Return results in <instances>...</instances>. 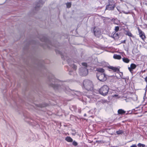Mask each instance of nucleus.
<instances>
[{"label": "nucleus", "instance_id": "nucleus-28", "mask_svg": "<svg viewBox=\"0 0 147 147\" xmlns=\"http://www.w3.org/2000/svg\"><path fill=\"white\" fill-rule=\"evenodd\" d=\"M145 80L146 82H147V76L145 78Z\"/></svg>", "mask_w": 147, "mask_h": 147}, {"label": "nucleus", "instance_id": "nucleus-18", "mask_svg": "<svg viewBox=\"0 0 147 147\" xmlns=\"http://www.w3.org/2000/svg\"><path fill=\"white\" fill-rule=\"evenodd\" d=\"M67 7V8H69L71 7V3H66Z\"/></svg>", "mask_w": 147, "mask_h": 147}, {"label": "nucleus", "instance_id": "nucleus-31", "mask_svg": "<svg viewBox=\"0 0 147 147\" xmlns=\"http://www.w3.org/2000/svg\"><path fill=\"white\" fill-rule=\"evenodd\" d=\"M117 96V94H115V96Z\"/></svg>", "mask_w": 147, "mask_h": 147}, {"label": "nucleus", "instance_id": "nucleus-17", "mask_svg": "<svg viewBox=\"0 0 147 147\" xmlns=\"http://www.w3.org/2000/svg\"><path fill=\"white\" fill-rule=\"evenodd\" d=\"M123 61L126 63H128L129 60L127 58H123L122 59Z\"/></svg>", "mask_w": 147, "mask_h": 147}, {"label": "nucleus", "instance_id": "nucleus-7", "mask_svg": "<svg viewBox=\"0 0 147 147\" xmlns=\"http://www.w3.org/2000/svg\"><path fill=\"white\" fill-rule=\"evenodd\" d=\"M136 67V65L134 63H132L130 65V67H128V69L130 72L132 73L133 70Z\"/></svg>", "mask_w": 147, "mask_h": 147}, {"label": "nucleus", "instance_id": "nucleus-24", "mask_svg": "<svg viewBox=\"0 0 147 147\" xmlns=\"http://www.w3.org/2000/svg\"><path fill=\"white\" fill-rule=\"evenodd\" d=\"M116 133L118 134H122L123 133V131H117Z\"/></svg>", "mask_w": 147, "mask_h": 147}, {"label": "nucleus", "instance_id": "nucleus-11", "mask_svg": "<svg viewBox=\"0 0 147 147\" xmlns=\"http://www.w3.org/2000/svg\"><path fill=\"white\" fill-rule=\"evenodd\" d=\"M118 113L119 114H123L125 113V111L122 109H119L118 111Z\"/></svg>", "mask_w": 147, "mask_h": 147}, {"label": "nucleus", "instance_id": "nucleus-5", "mask_svg": "<svg viewBox=\"0 0 147 147\" xmlns=\"http://www.w3.org/2000/svg\"><path fill=\"white\" fill-rule=\"evenodd\" d=\"M80 73L82 76H86L88 74L87 69L85 67H81L80 69Z\"/></svg>", "mask_w": 147, "mask_h": 147}, {"label": "nucleus", "instance_id": "nucleus-2", "mask_svg": "<svg viewBox=\"0 0 147 147\" xmlns=\"http://www.w3.org/2000/svg\"><path fill=\"white\" fill-rule=\"evenodd\" d=\"M109 89V87L107 86L104 85L99 89V93L102 95L105 96L108 94Z\"/></svg>", "mask_w": 147, "mask_h": 147}, {"label": "nucleus", "instance_id": "nucleus-10", "mask_svg": "<svg viewBox=\"0 0 147 147\" xmlns=\"http://www.w3.org/2000/svg\"><path fill=\"white\" fill-rule=\"evenodd\" d=\"M44 2L42 0H39L37 3V7L42 6L44 3Z\"/></svg>", "mask_w": 147, "mask_h": 147}, {"label": "nucleus", "instance_id": "nucleus-15", "mask_svg": "<svg viewBox=\"0 0 147 147\" xmlns=\"http://www.w3.org/2000/svg\"><path fill=\"white\" fill-rule=\"evenodd\" d=\"M97 71L99 72L98 73H103L105 70L103 68H99L97 69Z\"/></svg>", "mask_w": 147, "mask_h": 147}, {"label": "nucleus", "instance_id": "nucleus-3", "mask_svg": "<svg viewBox=\"0 0 147 147\" xmlns=\"http://www.w3.org/2000/svg\"><path fill=\"white\" fill-rule=\"evenodd\" d=\"M55 82L54 79L51 80H49L48 83L49 86L51 87H52L55 90H60L61 89L62 87L60 85L58 84H54L52 82Z\"/></svg>", "mask_w": 147, "mask_h": 147}, {"label": "nucleus", "instance_id": "nucleus-23", "mask_svg": "<svg viewBox=\"0 0 147 147\" xmlns=\"http://www.w3.org/2000/svg\"><path fill=\"white\" fill-rule=\"evenodd\" d=\"M119 29V28L118 26L115 27V30L116 32L118 31Z\"/></svg>", "mask_w": 147, "mask_h": 147}, {"label": "nucleus", "instance_id": "nucleus-26", "mask_svg": "<svg viewBox=\"0 0 147 147\" xmlns=\"http://www.w3.org/2000/svg\"><path fill=\"white\" fill-rule=\"evenodd\" d=\"M82 65L85 67H86L87 66V64L86 63H82Z\"/></svg>", "mask_w": 147, "mask_h": 147}, {"label": "nucleus", "instance_id": "nucleus-29", "mask_svg": "<svg viewBox=\"0 0 147 147\" xmlns=\"http://www.w3.org/2000/svg\"><path fill=\"white\" fill-rule=\"evenodd\" d=\"M94 34H95V36H96V32H94Z\"/></svg>", "mask_w": 147, "mask_h": 147}, {"label": "nucleus", "instance_id": "nucleus-25", "mask_svg": "<svg viewBox=\"0 0 147 147\" xmlns=\"http://www.w3.org/2000/svg\"><path fill=\"white\" fill-rule=\"evenodd\" d=\"M71 67H72L74 70H76V66L74 64L71 65Z\"/></svg>", "mask_w": 147, "mask_h": 147}, {"label": "nucleus", "instance_id": "nucleus-22", "mask_svg": "<svg viewBox=\"0 0 147 147\" xmlns=\"http://www.w3.org/2000/svg\"><path fill=\"white\" fill-rule=\"evenodd\" d=\"M72 144L74 146H77L78 144L77 142L75 141H74L73 142Z\"/></svg>", "mask_w": 147, "mask_h": 147}, {"label": "nucleus", "instance_id": "nucleus-1", "mask_svg": "<svg viewBox=\"0 0 147 147\" xmlns=\"http://www.w3.org/2000/svg\"><path fill=\"white\" fill-rule=\"evenodd\" d=\"M83 85L84 88L87 90H91L92 89V83L89 80H85L83 82Z\"/></svg>", "mask_w": 147, "mask_h": 147}, {"label": "nucleus", "instance_id": "nucleus-4", "mask_svg": "<svg viewBox=\"0 0 147 147\" xmlns=\"http://www.w3.org/2000/svg\"><path fill=\"white\" fill-rule=\"evenodd\" d=\"M97 77L101 82H104L107 79L106 75L103 73H98L97 74Z\"/></svg>", "mask_w": 147, "mask_h": 147}, {"label": "nucleus", "instance_id": "nucleus-30", "mask_svg": "<svg viewBox=\"0 0 147 147\" xmlns=\"http://www.w3.org/2000/svg\"><path fill=\"white\" fill-rule=\"evenodd\" d=\"M84 116H86V114H85L84 115Z\"/></svg>", "mask_w": 147, "mask_h": 147}, {"label": "nucleus", "instance_id": "nucleus-12", "mask_svg": "<svg viewBox=\"0 0 147 147\" xmlns=\"http://www.w3.org/2000/svg\"><path fill=\"white\" fill-rule=\"evenodd\" d=\"M114 58L116 59H120L121 58V57L120 55H114L113 57Z\"/></svg>", "mask_w": 147, "mask_h": 147}, {"label": "nucleus", "instance_id": "nucleus-20", "mask_svg": "<svg viewBox=\"0 0 147 147\" xmlns=\"http://www.w3.org/2000/svg\"><path fill=\"white\" fill-rule=\"evenodd\" d=\"M138 146L140 147L141 146H142V147H144L145 146V145L144 144H142L140 143L138 144Z\"/></svg>", "mask_w": 147, "mask_h": 147}, {"label": "nucleus", "instance_id": "nucleus-8", "mask_svg": "<svg viewBox=\"0 0 147 147\" xmlns=\"http://www.w3.org/2000/svg\"><path fill=\"white\" fill-rule=\"evenodd\" d=\"M37 11V5H35L32 8L31 12L32 13H36Z\"/></svg>", "mask_w": 147, "mask_h": 147}, {"label": "nucleus", "instance_id": "nucleus-16", "mask_svg": "<svg viewBox=\"0 0 147 147\" xmlns=\"http://www.w3.org/2000/svg\"><path fill=\"white\" fill-rule=\"evenodd\" d=\"M42 41L45 42V44L47 45V44L49 42V41L47 39L45 38H44L43 39L41 40Z\"/></svg>", "mask_w": 147, "mask_h": 147}, {"label": "nucleus", "instance_id": "nucleus-6", "mask_svg": "<svg viewBox=\"0 0 147 147\" xmlns=\"http://www.w3.org/2000/svg\"><path fill=\"white\" fill-rule=\"evenodd\" d=\"M138 31L140 37L143 40H144L146 38L144 33L139 28H138Z\"/></svg>", "mask_w": 147, "mask_h": 147}, {"label": "nucleus", "instance_id": "nucleus-32", "mask_svg": "<svg viewBox=\"0 0 147 147\" xmlns=\"http://www.w3.org/2000/svg\"><path fill=\"white\" fill-rule=\"evenodd\" d=\"M125 40L124 41H123V42L124 43H125Z\"/></svg>", "mask_w": 147, "mask_h": 147}, {"label": "nucleus", "instance_id": "nucleus-19", "mask_svg": "<svg viewBox=\"0 0 147 147\" xmlns=\"http://www.w3.org/2000/svg\"><path fill=\"white\" fill-rule=\"evenodd\" d=\"M47 105L46 104H44L42 105H40L39 106L41 107H43L47 106Z\"/></svg>", "mask_w": 147, "mask_h": 147}, {"label": "nucleus", "instance_id": "nucleus-27", "mask_svg": "<svg viewBox=\"0 0 147 147\" xmlns=\"http://www.w3.org/2000/svg\"><path fill=\"white\" fill-rule=\"evenodd\" d=\"M137 145L136 144H134L131 146L130 147H136Z\"/></svg>", "mask_w": 147, "mask_h": 147}, {"label": "nucleus", "instance_id": "nucleus-13", "mask_svg": "<svg viewBox=\"0 0 147 147\" xmlns=\"http://www.w3.org/2000/svg\"><path fill=\"white\" fill-rule=\"evenodd\" d=\"M65 140L69 142H71L73 141L72 139L69 136L66 137L65 138Z\"/></svg>", "mask_w": 147, "mask_h": 147}, {"label": "nucleus", "instance_id": "nucleus-14", "mask_svg": "<svg viewBox=\"0 0 147 147\" xmlns=\"http://www.w3.org/2000/svg\"><path fill=\"white\" fill-rule=\"evenodd\" d=\"M109 68L113 70L115 72L119 71V70L117 68L112 66L110 67Z\"/></svg>", "mask_w": 147, "mask_h": 147}, {"label": "nucleus", "instance_id": "nucleus-21", "mask_svg": "<svg viewBox=\"0 0 147 147\" xmlns=\"http://www.w3.org/2000/svg\"><path fill=\"white\" fill-rule=\"evenodd\" d=\"M126 34L129 36H132L131 33L130 32L128 31L127 32Z\"/></svg>", "mask_w": 147, "mask_h": 147}, {"label": "nucleus", "instance_id": "nucleus-9", "mask_svg": "<svg viewBox=\"0 0 147 147\" xmlns=\"http://www.w3.org/2000/svg\"><path fill=\"white\" fill-rule=\"evenodd\" d=\"M114 6L112 5H109L106 7V9L108 10H112L114 9Z\"/></svg>", "mask_w": 147, "mask_h": 147}]
</instances>
